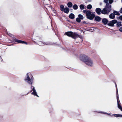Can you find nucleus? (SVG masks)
<instances>
[{"label": "nucleus", "mask_w": 122, "mask_h": 122, "mask_svg": "<svg viewBox=\"0 0 122 122\" xmlns=\"http://www.w3.org/2000/svg\"><path fill=\"white\" fill-rule=\"evenodd\" d=\"M80 59L89 66H92L93 65V63L92 61L91 58L86 55H81L80 56Z\"/></svg>", "instance_id": "nucleus-1"}, {"label": "nucleus", "mask_w": 122, "mask_h": 122, "mask_svg": "<svg viewBox=\"0 0 122 122\" xmlns=\"http://www.w3.org/2000/svg\"><path fill=\"white\" fill-rule=\"evenodd\" d=\"M33 77L32 75L30 73H27L26 76L25 77V80L28 84L32 85L33 83Z\"/></svg>", "instance_id": "nucleus-2"}, {"label": "nucleus", "mask_w": 122, "mask_h": 122, "mask_svg": "<svg viewBox=\"0 0 122 122\" xmlns=\"http://www.w3.org/2000/svg\"><path fill=\"white\" fill-rule=\"evenodd\" d=\"M111 5L109 4H106L105 8L103 9V13L104 15H108L111 10Z\"/></svg>", "instance_id": "nucleus-3"}, {"label": "nucleus", "mask_w": 122, "mask_h": 122, "mask_svg": "<svg viewBox=\"0 0 122 122\" xmlns=\"http://www.w3.org/2000/svg\"><path fill=\"white\" fill-rule=\"evenodd\" d=\"M115 84L116 87L117 92V106L121 110V111H122V108L119 103V100L118 97L117 86L116 83L115 82Z\"/></svg>", "instance_id": "nucleus-4"}, {"label": "nucleus", "mask_w": 122, "mask_h": 122, "mask_svg": "<svg viewBox=\"0 0 122 122\" xmlns=\"http://www.w3.org/2000/svg\"><path fill=\"white\" fill-rule=\"evenodd\" d=\"M31 90L30 92H32V94L35 96H36L37 97H39V96L37 95L35 87L33 86H32L31 85Z\"/></svg>", "instance_id": "nucleus-5"}, {"label": "nucleus", "mask_w": 122, "mask_h": 122, "mask_svg": "<svg viewBox=\"0 0 122 122\" xmlns=\"http://www.w3.org/2000/svg\"><path fill=\"white\" fill-rule=\"evenodd\" d=\"M117 20H113L111 21H109L107 25L110 26H114V24L117 23Z\"/></svg>", "instance_id": "nucleus-6"}, {"label": "nucleus", "mask_w": 122, "mask_h": 122, "mask_svg": "<svg viewBox=\"0 0 122 122\" xmlns=\"http://www.w3.org/2000/svg\"><path fill=\"white\" fill-rule=\"evenodd\" d=\"M95 11L97 13L98 15H100L101 13L102 14H104L103 13H102L103 9L102 10L101 9L99 8H96Z\"/></svg>", "instance_id": "nucleus-7"}, {"label": "nucleus", "mask_w": 122, "mask_h": 122, "mask_svg": "<svg viewBox=\"0 0 122 122\" xmlns=\"http://www.w3.org/2000/svg\"><path fill=\"white\" fill-rule=\"evenodd\" d=\"M13 41L15 42H17L19 43H21L22 44H27V43L26 42L21 40H19L16 38H15L13 39Z\"/></svg>", "instance_id": "nucleus-8"}, {"label": "nucleus", "mask_w": 122, "mask_h": 122, "mask_svg": "<svg viewBox=\"0 0 122 122\" xmlns=\"http://www.w3.org/2000/svg\"><path fill=\"white\" fill-rule=\"evenodd\" d=\"M80 37V36L77 33L72 32L71 37L72 38L76 39V38Z\"/></svg>", "instance_id": "nucleus-9"}, {"label": "nucleus", "mask_w": 122, "mask_h": 122, "mask_svg": "<svg viewBox=\"0 0 122 122\" xmlns=\"http://www.w3.org/2000/svg\"><path fill=\"white\" fill-rule=\"evenodd\" d=\"M38 43L39 45L41 46H42L44 45H49L51 44H50L49 43L47 42H43L41 41H39V42H38Z\"/></svg>", "instance_id": "nucleus-10"}, {"label": "nucleus", "mask_w": 122, "mask_h": 122, "mask_svg": "<svg viewBox=\"0 0 122 122\" xmlns=\"http://www.w3.org/2000/svg\"><path fill=\"white\" fill-rule=\"evenodd\" d=\"M95 15L93 13H91L90 15H89V18H89L88 17H86V18L87 19L91 20H92L95 17Z\"/></svg>", "instance_id": "nucleus-11"}, {"label": "nucleus", "mask_w": 122, "mask_h": 122, "mask_svg": "<svg viewBox=\"0 0 122 122\" xmlns=\"http://www.w3.org/2000/svg\"><path fill=\"white\" fill-rule=\"evenodd\" d=\"M72 32V31H68L65 33V34L69 37H71Z\"/></svg>", "instance_id": "nucleus-12"}, {"label": "nucleus", "mask_w": 122, "mask_h": 122, "mask_svg": "<svg viewBox=\"0 0 122 122\" xmlns=\"http://www.w3.org/2000/svg\"><path fill=\"white\" fill-rule=\"evenodd\" d=\"M95 20L98 22L100 21L101 20V18L99 16H97L95 17Z\"/></svg>", "instance_id": "nucleus-13"}, {"label": "nucleus", "mask_w": 122, "mask_h": 122, "mask_svg": "<svg viewBox=\"0 0 122 122\" xmlns=\"http://www.w3.org/2000/svg\"><path fill=\"white\" fill-rule=\"evenodd\" d=\"M102 22L105 24V25H106L107 23L108 20L107 19L104 18L102 19Z\"/></svg>", "instance_id": "nucleus-14"}, {"label": "nucleus", "mask_w": 122, "mask_h": 122, "mask_svg": "<svg viewBox=\"0 0 122 122\" xmlns=\"http://www.w3.org/2000/svg\"><path fill=\"white\" fill-rule=\"evenodd\" d=\"M109 17L111 19H114L115 17V16L113 13H111L109 15Z\"/></svg>", "instance_id": "nucleus-15"}, {"label": "nucleus", "mask_w": 122, "mask_h": 122, "mask_svg": "<svg viewBox=\"0 0 122 122\" xmlns=\"http://www.w3.org/2000/svg\"><path fill=\"white\" fill-rule=\"evenodd\" d=\"M63 11L64 13H68L69 12V10L68 7H66L65 8Z\"/></svg>", "instance_id": "nucleus-16"}, {"label": "nucleus", "mask_w": 122, "mask_h": 122, "mask_svg": "<svg viewBox=\"0 0 122 122\" xmlns=\"http://www.w3.org/2000/svg\"><path fill=\"white\" fill-rule=\"evenodd\" d=\"M92 13L91 12L90 10H87V12L86 14V17H88L89 18H89V15L91 14Z\"/></svg>", "instance_id": "nucleus-17"}, {"label": "nucleus", "mask_w": 122, "mask_h": 122, "mask_svg": "<svg viewBox=\"0 0 122 122\" xmlns=\"http://www.w3.org/2000/svg\"><path fill=\"white\" fill-rule=\"evenodd\" d=\"M69 17L71 19H73L75 18V15L73 13H71L69 15Z\"/></svg>", "instance_id": "nucleus-18"}, {"label": "nucleus", "mask_w": 122, "mask_h": 122, "mask_svg": "<svg viewBox=\"0 0 122 122\" xmlns=\"http://www.w3.org/2000/svg\"><path fill=\"white\" fill-rule=\"evenodd\" d=\"M113 13L115 15H120L119 12L116 10H114L113 11Z\"/></svg>", "instance_id": "nucleus-19"}, {"label": "nucleus", "mask_w": 122, "mask_h": 122, "mask_svg": "<svg viewBox=\"0 0 122 122\" xmlns=\"http://www.w3.org/2000/svg\"><path fill=\"white\" fill-rule=\"evenodd\" d=\"M67 5L68 7L70 8L72 6V4L71 2H69L67 4Z\"/></svg>", "instance_id": "nucleus-20"}, {"label": "nucleus", "mask_w": 122, "mask_h": 122, "mask_svg": "<svg viewBox=\"0 0 122 122\" xmlns=\"http://www.w3.org/2000/svg\"><path fill=\"white\" fill-rule=\"evenodd\" d=\"M60 10L62 11H63L65 8L63 5H61L60 6Z\"/></svg>", "instance_id": "nucleus-21"}, {"label": "nucleus", "mask_w": 122, "mask_h": 122, "mask_svg": "<svg viewBox=\"0 0 122 122\" xmlns=\"http://www.w3.org/2000/svg\"><path fill=\"white\" fill-rule=\"evenodd\" d=\"M73 8L74 10H76L78 9V7L76 4H75L73 6Z\"/></svg>", "instance_id": "nucleus-22"}, {"label": "nucleus", "mask_w": 122, "mask_h": 122, "mask_svg": "<svg viewBox=\"0 0 122 122\" xmlns=\"http://www.w3.org/2000/svg\"><path fill=\"white\" fill-rule=\"evenodd\" d=\"M112 116L116 117H122V115H120L119 114H113L112 115Z\"/></svg>", "instance_id": "nucleus-23"}, {"label": "nucleus", "mask_w": 122, "mask_h": 122, "mask_svg": "<svg viewBox=\"0 0 122 122\" xmlns=\"http://www.w3.org/2000/svg\"><path fill=\"white\" fill-rule=\"evenodd\" d=\"M99 113L107 114L110 116H112V114L111 113H108L106 112H99Z\"/></svg>", "instance_id": "nucleus-24"}, {"label": "nucleus", "mask_w": 122, "mask_h": 122, "mask_svg": "<svg viewBox=\"0 0 122 122\" xmlns=\"http://www.w3.org/2000/svg\"><path fill=\"white\" fill-rule=\"evenodd\" d=\"M78 18H79L81 20L83 19L84 17L81 14H79L78 15Z\"/></svg>", "instance_id": "nucleus-25"}, {"label": "nucleus", "mask_w": 122, "mask_h": 122, "mask_svg": "<svg viewBox=\"0 0 122 122\" xmlns=\"http://www.w3.org/2000/svg\"><path fill=\"white\" fill-rule=\"evenodd\" d=\"M80 8L81 10H83L84 9V5H83L81 4L80 5Z\"/></svg>", "instance_id": "nucleus-26"}, {"label": "nucleus", "mask_w": 122, "mask_h": 122, "mask_svg": "<svg viewBox=\"0 0 122 122\" xmlns=\"http://www.w3.org/2000/svg\"><path fill=\"white\" fill-rule=\"evenodd\" d=\"M87 8L88 9H91L92 8V5L90 4L89 5H87Z\"/></svg>", "instance_id": "nucleus-27"}, {"label": "nucleus", "mask_w": 122, "mask_h": 122, "mask_svg": "<svg viewBox=\"0 0 122 122\" xmlns=\"http://www.w3.org/2000/svg\"><path fill=\"white\" fill-rule=\"evenodd\" d=\"M117 26L119 27L122 25L121 22H117Z\"/></svg>", "instance_id": "nucleus-28"}, {"label": "nucleus", "mask_w": 122, "mask_h": 122, "mask_svg": "<svg viewBox=\"0 0 122 122\" xmlns=\"http://www.w3.org/2000/svg\"><path fill=\"white\" fill-rule=\"evenodd\" d=\"M76 21L77 22L80 23L81 21V19L78 17L76 19Z\"/></svg>", "instance_id": "nucleus-29"}, {"label": "nucleus", "mask_w": 122, "mask_h": 122, "mask_svg": "<svg viewBox=\"0 0 122 122\" xmlns=\"http://www.w3.org/2000/svg\"><path fill=\"white\" fill-rule=\"evenodd\" d=\"M114 0H109V4H111L113 1Z\"/></svg>", "instance_id": "nucleus-30"}, {"label": "nucleus", "mask_w": 122, "mask_h": 122, "mask_svg": "<svg viewBox=\"0 0 122 122\" xmlns=\"http://www.w3.org/2000/svg\"><path fill=\"white\" fill-rule=\"evenodd\" d=\"M108 0H104L103 1L105 3L107 4H108Z\"/></svg>", "instance_id": "nucleus-31"}, {"label": "nucleus", "mask_w": 122, "mask_h": 122, "mask_svg": "<svg viewBox=\"0 0 122 122\" xmlns=\"http://www.w3.org/2000/svg\"><path fill=\"white\" fill-rule=\"evenodd\" d=\"M87 12V10H84L83 11V12L84 13H86V14Z\"/></svg>", "instance_id": "nucleus-32"}, {"label": "nucleus", "mask_w": 122, "mask_h": 122, "mask_svg": "<svg viewBox=\"0 0 122 122\" xmlns=\"http://www.w3.org/2000/svg\"><path fill=\"white\" fill-rule=\"evenodd\" d=\"M8 35L10 36V37H12L13 36H14L12 35L11 33H7Z\"/></svg>", "instance_id": "nucleus-33"}, {"label": "nucleus", "mask_w": 122, "mask_h": 122, "mask_svg": "<svg viewBox=\"0 0 122 122\" xmlns=\"http://www.w3.org/2000/svg\"><path fill=\"white\" fill-rule=\"evenodd\" d=\"M119 19L122 20V15H120L119 17Z\"/></svg>", "instance_id": "nucleus-34"}, {"label": "nucleus", "mask_w": 122, "mask_h": 122, "mask_svg": "<svg viewBox=\"0 0 122 122\" xmlns=\"http://www.w3.org/2000/svg\"><path fill=\"white\" fill-rule=\"evenodd\" d=\"M119 12L121 13H122V8H121Z\"/></svg>", "instance_id": "nucleus-35"}, {"label": "nucleus", "mask_w": 122, "mask_h": 122, "mask_svg": "<svg viewBox=\"0 0 122 122\" xmlns=\"http://www.w3.org/2000/svg\"><path fill=\"white\" fill-rule=\"evenodd\" d=\"M119 31L122 32V27H121L119 29Z\"/></svg>", "instance_id": "nucleus-36"}, {"label": "nucleus", "mask_w": 122, "mask_h": 122, "mask_svg": "<svg viewBox=\"0 0 122 122\" xmlns=\"http://www.w3.org/2000/svg\"><path fill=\"white\" fill-rule=\"evenodd\" d=\"M87 1L88 2H90L91 1V0H87Z\"/></svg>", "instance_id": "nucleus-37"}, {"label": "nucleus", "mask_w": 122, "mask_h": 122, "mask_svg": "<svg viewBox=\"0 0 122 122\" xmlns=\"http://www.w3.org/2000/svg\"><path fill=\"white\" fill-rule=\"evenodd\" d=\"M53 12L54 13H56V11L55 10H53Z\"/></svg>", "instance_id": "nucleus-38"}, {"label": "nucleus", "mask_w": 122, "mask_h": 122, "mask_svg": "<svg viewBox=\"0 0 122 122\" xmlns=\"http://www.w3.org/2000/svg\"><path fill=\"white\" fill-rule=\"evenodd\" d=\"M83 22L84 24H85L86 23V22L85 21H83Z\"/></svg>", "instance_id": "nucleus-39"}, {"label": "nucleus", "mask_w": 122, "mask_h": 122, "mask_svg": "<svg viewBox=\"0 0 122 122\" xmlns=\"http://www.w3.org/2000/svg\"><path fill=\"white\" fill-rule=\"evenodd\" d=\"M28 93H27L26 94H25V95H28Z\"/></svg>", "instance_id": "nucleus-40"}, {"label": "nucleus", "mask_w": 122, "mask_h": 122, "mask_svg": "<svg viewBox=\"0 0 122 122\" xmlns=\"http://www.w3.org/2000/svg\"><path fill=\"white\" fill-rule=\"evenodd\" d=\"M102 5V3H100V5Z\"/></svg>", "instance_id": "nucleus-41"}, {"label": "nucleus", "mask_w": 122, "mask_h": 122, "mask_svg": "<svg viewBox=\"0 0 122 122\" xmlns=\"http://www.w3.org/2000/svg\"><path fill=\"white\" fill-rule=\"evenodd\" d=\"M1 61H3V59H1Z\"/></svg>", "instance_id": "nucleus-42"}, {"label": "nucleus", "mask_w": 122, "mask_h": 122, "mask_svg": "<svg viewBox=\"0 0 122 122\" xmlns=\"http://www.w3.org/2000/svg\"><path fill=\"white\" fill-rule=\"evenodd\" d=\"M0 57H1V56H0Z\"/></svg>", "instance_id": "nucleus-43"}]
</instances>
